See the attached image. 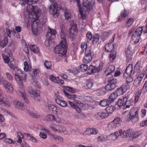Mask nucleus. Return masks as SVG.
Masks as SVG:
<instances>
[{
  "label": "nucleus",
  "mask_w": 147,
  "mask_h": 147,
  "mask_svg": "<svg viewBox=\"0 0 147 147\" xmlns=\"http://www.w3.org/2000/svg\"><path fill=\"white\" fill-rule=\"evenodd\" d=\"M44 65L47 69H50L52 66L51 62L49 61L46 60L44 62Z\"/></svg>",
  "instance_id": "864d4df0"
},
{
  "label": "nucleus",
  "mask_w": 147,
  "mask_h": 147,
  "mask_svg": "<svg viewBox=\"0 0 147 147\" xmlns=\"http://www.w3.org/2000/svg\"><path fill=\"white\" fill-rule=\"evenodd\" d=\"M26 113H28L30 115H31V116L35 118H38L39 117V116L35 115V114L33 112L30 111V110L29 109H28L27 110Z\"/></svg>",
  "instance_id": "69168bd1"
},
{
  "label": "nucleus",
  "mask_w": 147,
  "mask_h": 147,
  "mask_svg": "<svg viewBox=\"0 0 147 147\" xmlns=\"http://www.w3.org/2000/svg\"><path fill=\"white\" fill-rule=\"evenodd\" d=\"M133 71V66L132 65L129 64L127 66L124 72L123 75L124 77L126 78L128 76H132L134 74Z\"/></svg>",
  "instance_id": "1a4fd4ad"
},
{
  "label": "nucleus",
  "mask_w": 147,
  "mask_h": 147,
  "mask_svg": "<svg viewBox=\"0 0 147 147\" xmlns=\"http://www.w3.org/2000/svg\"><path fill=\"white\" fill-rule=\"evenodd\" d=\"M70 23L71 26L70 30H73L75 32L77 31L78 29L77 27V25L75 22L74 21L71 20L70 21Z\"/></svg>",
  "instance_id": "c756f323"
},
{
  "label": "nucleus",
  "mask_w": 147,
  "mask_h": 147,
  "mask_svg": "<svg viewBox=\"0 0 147 147\" xmlns=\"http://www.w3.org/2000/svg\"><path fill=\"white\" fill-rule=\"evenodd\" d=\"M114 123L115 124H119L121 123L122 120L121 118L119 117L115 118L113 120Z\"/></svg>",
  "instance_id": "338daca9"
},
{
  "label": "nucleus",
  "mask_w": 147,
  "mask_h": 147,
  "mask_svg": "<svg viewBox=\"0 0 147 147\" xmlns=\"http://www.w3.org/2000/svg\"><path fill=\"white\" fill-rule=\"evenodd\" d=\"M55 101L57 104L63 107H65L67 106V103L65 101L63 100H61L59 98H56Z\"/></svg>",
  "instance_id": "c85d7f7f"
},
{
  "label": "nucleus",
  "mask_w": 147,
  "mask_h": 147,
  "mask_svg": "<svg viewBox=\"0 0 147 147\" xmlns=\"http://www.w3.org/2000/svg\"><path fill=\"white\" fill-rule=\"evenodd\" d=\"M80 47L82 49L85 50V51L86 50H89V49L91 50V48L90 47H87V44L85 42H82L81 43Z\"/></svg>",
  "instance_id": "a18cd8bd"
},
{
  "label": "nucleus",
  "mask_w": 147,
  "mask_h": 147,
  "mask_svg": "<svg viewBox=\"0 0 147 147\" xmlns=\"http://www.w3.org/2000/svg\"><path fill=\"white\" fill-rule=\"evenodd\" d=\"M100 105L103 107H105L111 104L108 99H103L99 102Z\"/></svg>",
  "instance_id": "473e14b6"
},
{
  "label": "nucleus",
  "mask_w": 147,
  "mask_h": 147,
  "mask_svg": "<svg viewBox=\"0 0 147 147\" xmlns=\"http://www.w3.org/2000/svg\"><path fill=\"white\" fill-rule=\"evenodd\" d=\"M63 92L67 98L71 100H75L77 98V96L75 94H68L64 90H63Z\"/></svg>",
  "instance_id": "7c9ffc66"
},
{
  "label": "nucleus",
  "mask_w": 147,
  "mask_h": 147,
  "mask_svg": "<svg viewBox=\"0 0 147 147\" xmlns=\"http://www.w3.org/2000/svg\"><path fill=\"white\" fill-rule=\"evenodd\" d=\"M50 9H52V14L55 18H57L59 15V11L58 9L57 3H55L50 6Z\"/></svg>",
  "instance_id": "9d476101"
},
{
  "label": "nucleus",
  "mask_w": 147,
  "mask_h": 147,
  "mask_svg": "<svg viewBox=\"0 0 147 147\" xmlns=\"http://www.w3.org/2000/svg\"><path fill=\"white\" fill-rule=\"evenodd\" d=\"M2 57L4 62L5 63H8L9 61H13L14 60L13 56H9L6 55L5 54H3Z\"/></svg>",
  "instance_id": "5701e85b"
},
{
  "label": "nucleus",
  "mask_w": 147,
  "mask_h": 147,
  "mask_svg": "<svg viewBox=\"0 0 147 147\" xmlns=\"http://www.w3.org/2000/svg\"><path fill=\"white\" fill-rule=\"evenodd\" d=\"M48 109L50 111H51L52 113L55 114H57V108L54 105L50 104L48 105Z\"/></svg>",
  "instance_id": "b1692460"
},
{
  "label": "nucleus",
  "mask_w": 147,
  "mask_h": 147,
  "mask_svg": "<svg viewBox=\"0 0 147 147\" xmlns=\"http://www.w3.org/2000/svg\"><path fill=\"white\" fill-rule=\"evenodd\" d=\"M25 71H30L31 69V66L29 65L27 62H24V68Z\"/></svg>",
  "instance_id": "49530a36"
},
{
  "label": "nucleus",
  "mask_w": 147,
  "mask_h": 147,
  "mask_svg": "<svg viewBox=\"0 0 147 147\" xmlns=\"http://www.w3.org/2000/svg\"><path fill=\"white\" fill-rule=\"evenodd\" d=\"M127 98L126 97H120L117 103V105L120 108L125 104V101L127 100Z\"/></svg>",
  "instance_id": "412c9836"
},
{
  "label": "nucleus",
  "mask_w": 147,
  "mask_h": 147,
  "mask_svg": "<svg viewBox=\"0 0 147 147\" xmlns=\"http://www.w3.org/2000/svg\"><path fill=\"white\" fill-rule=\"evenodd\" d=\"M56 32L55 30L51 28L47 33L46 37L48 40H51L55 37Z\"/></svg>",
  "instance_id": "ddd939ff"
},
{
  "label": "nucleus",
  "mask_w": 147,
  "mask_h": 147,
  "mask_svg": "<svg viewBox=\"0 0 147 147\" xmlns=\"http://www.w3.org/2000/svg\"><path fill=\"white\" fill-rule=\"evenodd\" d=\"M28 91L31 95V96L34 98V100L40 101L41 98L40 96V93L32 89L31 87L28 88Z\"/></svg>",
  "instance_id": "423d86ee"
},
{
  "label": "nucleus",
  "mask_w": 147,
  "mask_h": 147,
  "mask_svg": "<svg viewBox=\"0 0 147 147\" xmlns=\"http://www.w3.org/2000/svg\"><path fill=\"white\" fill-rule=\"evenodd\" d=\"M115 109V107L113 106H108L106 108V111L108 113H111L114 111Z\"/></svg>",
  "instance_id": "8fccbe9b"
},
{
  "label": "nucleus",
  "mask_w": 147,
  "mask_h": 147,
  "mask_svg": "<svg viewBox=\"0 0 147 147\" xmlns=\"http://www.w3.org/2000/svg\"><path fill=\"white\" fill-rule=\"evenodd\" d=\"M116 85H114L113 84H112L108 82L105 86V89L107 91H111L114 89Z\"/></svg>",
  "instance_id": "c9c22d12"
},
{
  "label": "nucleus",
  "mask_w": 147,
  "mask_h": 147,
  "mask_svg": "<svg viewBox=\"0 0 147 147\" xmlns=\"http://www.w3.org/2000/svg\"><path fill=\"white\" fill-rule=\"evenodd\" d=\"M138 109L137 107H134L131 109L129 112V116L127 121H130L136 118L138 120Z\"/></svg>",
  "instance_id": "39448f33"
},
{
  "label": "nucleus",
  "mask_w": 147,
  "mask_h": 147,
  "mask_svg": "<svg viewBox=\"0 0 147 147\" xmlns=\"http://www.w3.org/2000/svg\"><path fill=\"white\" fill-rule=\"evenodd\" d=\"M64 16L66 20H68L71 17V11L69 10H67L65 12Z\"/></svg>",
  "instance_id": "de8ad7c7"
},
{
  "label": "nucleus",
  "mask_w": 147,
  "mask_h": 147,
  "mask_svg": "<svg viewBox=\"0 0 147 147\" xmlns=\"http://www.w3.org/2000/svg\"><path fill=\"white\" fill-rule=\"evenodd\" d=\"M133 103L134 100L132 99H130L128 100H127L125 101L124 107H125V108H129L130 106L133 105Z\"/></svg>",
  "instance_id": "72a5a7b5"
},
{
  "label": "nucleus",
  "mask_w": 147,
  "mask_h": 147,
  "mask_svg": "<svg viewBox=\"0 0 147 147\" xmlns=\"http://www.w3.org/2000/svg\"><path fill=\"white\" fill-rule=\"evenodd\" d=\"M8 42V40L7 38H5L3 40L0 42V48H3L7 45Z\"/></svg>",
  "instance_id": "a19ab883"
},
{
  "label": "nucleus",
  "mask_w": 147,
  "mask_h": 147,
  "mask_svg": "<svg viewBox=\"0 0 147 147\" xmlns=\"http://www.w3.org/2000/svg\"><path fill=\"white\" fill-rule=\"evenodd\" d=\"M109 113L100 111L98 112L95 116L98 119H103L109 116Z\"/></svg>",
  "instance_id": "2eb2a0df"
},
{
  "label": "nucleus",
  "mask_w": 147,
  "mask_h": 147,
  "mask_svg": "<svg viewBox=\"0 0 147 147\" xmlns=\"http://www.w3.org/2000/svg\"><path fill=\"white\" fill-rule=\"evenodd\" d=\"M118 96L114 91L110 94L108 99L111 104L117 98Z\"/></svg>",
  "instance_id": "bb28decb"
},
{
  "label": "nucleus",
  "mask_w": 147,
  "mask_h": 147,
  "mask_svg": "<svg viewBox=\"0 0 147 147\" xmlns=\"http://www.w3.org/2000/svg\"><path fill=\"white\" fill-rule=\"evenodd\" d=\"M63 87L66 90L71 92L72 93H74L76 91L74 89L70 87L63 86Z\"/></svg>",
  "instance_id": "bf43d9fd"
},
{
  "label": "nucleus",
  "mask_w": 147,
  "mask_h": 147,
  "mask_svg": "<svg viewBox=\"0 0 147 147\" xmlns=\"http://www.w3.org/2000/svg\"><path fill=\"white\" fill-rule=\"evenodd\" d=\"M97 140L100 142H104L108 140L107 136L102 135L98 137Z\"/></svg>",
  "instance_id": "4c0bfd02"
},
{
  "label": "nucleus",
  "mask_w": 147,
  "mask_h": 147,
  "mask_svg": "<svg viewBox=\"0 0 147 147\" xmlns=\"http://www.w3.org/2000/svg\"><path fill=\"white\" fill-rule=\"evenodd\" d=\"M125 56L126 58V60L127 61H129L132 60V57L131 53H125Z\"/></svg>",
  "instance_id": "e2e57ef3"
},
{
  "label": "nucleus",
  "mask_w": 147,
  "mask_h": 147,
  "mask_svg": "<svg viewBox=\"0 0 147 147\" xmlns=\"http://www.w3.org/2000/svg\"><path fill=\"white\" fill-rule=\"evenodd\" d=\"M115 70V67L113 65H110L107 67L106 70L105 71V72L106 76L110 75Z\"/></svg>",
  "instance_id": "6ab92c4d"
},
{
  "label": "nucleus",
  "mask_w": 147,
  "mask_h": 147,
  "mask_svg": "<svg viewBox=\"0 0 147 147\" xmlns=\"http://www.w3.org/2000/svg\"><path fill=\"white\" fill-rule=\"evenodd\" d=\"M141 90H143L144 92H146L147 91V80L146 81L144 84Z\"/></svg>",
  "instance_id": "774afa93"
},
{
  "label": "nucleus",
  "mask_w": 147,
  "mask_h": 147,
  "mask_svg": "<svg viewBox=\"0 0 147 147\" xmlns=\"http://www.w3.org/2000/svg\"><path fill=\"white\" fill-rule=\"evenodd\" d=\"M121 130V131L119 133V136L122 138H126L128 137H130V133L131 131L130 129H128L126 131H124L123 132L122 129Z\"/></svg>",
  "instance_id": "f3484780"
},
{
  "label": "nucleus",
  "mask_w": 147,
  "mask_h": 147,
  "mask_svg": "<svg viewBox=\"0 0 147 147\" xmlns=\"http://www.w3.org/2000/svg\"><path fill=\"white\" fill-rule=\"evenodd\" d=\"M107 91L105 90H99L96 93V95L98 96H103L106 93Z\"/></svg>",
  "instance_id": "680f3d73"
},
{
  "label": "nucleus",
  "mask_w": 147,
  "mask_h": 147,
  "mask_svg": "<svg viewBox=\"0 0 147 147\" xmlns=\"http://www.w3.org/2000/svg\"><path fill=\"white\" fill-rule=\"evenodd\" d=\"M27 9L29 12V15L31 14L34 19V21L31 24L32 33L34 35H37L40 33L39 31L38 30V27L40 23L38 19L40 9L39 7L36 6H34L30 3L27 6Z\"/></svg>",
  "instance_id": "f257e3e1"
},
{
  "label": "nucleus",
  "mask_w": 147,
  "mask_h": 147,
  "mask_svg": "<svg viewBox=\"0 0 147 147\" xmlns=\"http://www.w3.org/2000/svg\"><path fill=\"white\" fill-rule=\"evenodd\" d=\"M49 78L51 81L55 83H59V81L57 80L56 77L53 75H51L49 76Z\"/></svg>",
  "instance_id": "603ef678"
},
{
  "label": "nucleus",
  "mask_w": 147,
  "mask_h": 147,
  "mask_svg": "<svg viewBox=\"0 0 147 147\" xmlns=\"http://www.w3.org/2000/svg\"><path fill=\"white\" fill-rule=\"evenodd\" d=\"M67 48L66 40L64 39L60 41L59 45L55 47L54 51L55 53L59 54V56H63L66 55Z\"/></svg>",
  "instance_id": "f03ea898"
},
{
  "label": "nucleus",
  "mask_w": 147,
  "mask_h": 147,
  "mask_svg": "<svg viewBox=\"0 0 147 147\" xmlns=\"http://www.w3.org/2000/svg\"><path fill=\"white\" fill-rule=\"evenodd\" d=\"M115 37V35H113L111 40L112 42H109L108 43H107L105 45V50L107 52H112L113 50V49L114 48V44L112 43V42H114Z\"/></svg>",
  "instance_id": "f8f14e48"
},
{
  "label": "nucleus",
  "mask_w": 147,
  "mask_h": 147,
  "mask_svg": "<svg viewBox=\"0 0 147 147\" xmlns=\"http://www.w3.org/2000/svg\"><path fill=\"white\" fill-rule=\"evenodd\" d=\"M143 31V29L141 27L138 28L132 35L137 37H140L142 34Z\"/></svg>",
  "instance_id": "a878e982"
},
{
  "label": "nucleus",
  "mask_w": 147,
  "mask_h": 147,
  "mask_svg": "<svg viewBox=\"0 0 147 147\" xmlns=\"http://www.w3.org/2000/svg\"><path fill=\"white\" fill-rule=\"evenodd\" d=\"M129 12L125 10H122L121 11L120 14V16L118 18V21L120 22L123 20V18H125L126 17L129 15Z\"/></svg>",
  "instance_id": "aec40b11"
},
{
  "label": "nucleus",
  "mask_w": 147,
  "mask_h": 147,
  "mask_svg": "<svg viewBox=\"0 0 147 147\" xmlns=\"http://www.w3.org/2000/svg\"><path fill=\"white\" fill-rule=\"evenodd\" d=\"M15 74V79L18 83L22 84V80L26 79V74L25 72L22 71L18 67L14 68Z\"/></svg>",
  "instance_id": "7ed1b4c3"
},
{
  "label": "nucleus",
  "mask_w": 147,
  "mask_h": 147,
  "mask_svg": "<svg viewBox=\"0 0 147 147\" xmlns=\"http://www.w3.org/2000/svg\"><path fill=\"white\" fill-rule=\"evenodd\" d=\"M121 131V130L115 132L113 134H111L108 136L107 139L108 140H115L119 137L120 136L119 133Z\"/></svg>",
  "instance_id": "4468645a"
},
{
  "label": "nucleus",
  "mask_w": 147,
  "mask_h": 147,
  "mask_svg": "<svg viewBox=\"0 0 147 147\" xmlns=\"http://www.w3.org/2000/svg\"><path fill=\"white\" fill-rule=\"evenodd\" d=\"M18 139L17 142L21 144L22 141V139L24 138V136L22 133L20 132H19L18 133Z\"/></svg>",
  "instance_id": "5fc2aeb1"
},
{
  "label": "nucleus",
  "mask_w": 147,
  "mask_h": 147,
  "mask_svg": "<svg viewBox=\"0 0 147 147\" xmlns=\"http://www.w3.org/2000/svg\"><path fill=\"white\" fill-rule=\"evenodd\" d=\"M142 67L141 64V62L140 61H138L135 65L134 67V71L138 73H140L142 69Z\"/></svg>",
  "instance_id": "4be33fe9"
},
{
  "label": "nucleus",
  "mask_w": 147,
  "mask_h": 147,
  "mask_svg": "<svg viewBox=\"0 0 147 147\" xmlns=\"http://www.w3.org/2000/svg\"><path fill=\"white\" fill-rule=\"evenodd\" d=\"M33 0H20L19 3L22 6H24L26 4H28L29 3L32 2Z\"/></svg>",
  "instance_id": "4d7b16f0"
},
{
  "label": "nucleus",
  "mask_w": 147,
  "mask_h": 147,
  "mask_svg": "<svg viewBox=\"0 0 147 147\" xmlns=\"http://www.w3.org/2000/svg\"><path fill=\"white\" fill-rule=\"evenodd\" d=\"M144 74H145L143 73H140L138 75L134 82L133 85L135 87H138L140 86Z\"/></svg>",
  "instance_id": "0eeeda50"
},
{
  "label": "nucleus",
  "mask_w": 147,
  "mask_h": 147,
  "mask_svg": "<svg viewBox=\"0 0 147 147\" xmlns=\"http://www.w3.org/2000/svg\"><path fill=\"white\" fill-rule=\"evenodd\" d=\"M85 55L83 60V62L85 63H88L90 62L94 56L93 52L91 51L90 49L86 50L85 51Z\"/></svg>",
  "instance_id": "20e7f679"
},
{
  "label": "nucleus",
  "mask_w": 147,
  "mask_h": 147,
  "mask_svg": "<svg viewBox=\"0 0 147 147\" xmlns=\"http://www.w3.org/2000/svg\"><path fill=\"white\" fill-rule=\"evenodd\" d=\"M52 138L56 141L60 142H63V139L60 136H58L55 135H52L51 136Z\"/></svg>",
  "instance_id": "3c124183"
},
{
  "label": "nucleus",
  "mask_w": 147,
  "mask_h": 147,
  "mask_svg": "<svg viewBox=\"0 0 147 147\" xmlns=\"http://www.w3.org/2000/svg\"><path fill=\"white\" fill-rule=\"evenodd\" d=\"M27 136L28 137V139L31 141L36 143L37 142V140L32 135L29 134H27Z\"/></svg>",
  "instance_id": "13d9d810"
},
{
  "label": "nucleus",
  "mask_w": 147,
  "mask_h": 147,
  "mask_svg": "<svg viewBox=\"0 0 147 147\" xmlns=\"http://www.w3.org/2000/svg\"><path fill=\"white\" fill-rule=\"evenodd\" d=\"M46 119L47 121H55L56 118L55 116L52 114H49L46 117Z\"/></svg>",
  "instance_id": "79ce46f5"
},
{
  "label": "nucleus",
  "mask_w": 147,
  "mask_h": 147,
  "mask_svg": "<svg viewBox=\"0 0 147 147\" xmlns=\"http://www.w3.org/2000/svg\"><path fill=\"white\" fill-rule=\"evenodd\" d=\"M94 4V0H84L83 5L88 10L92 9Z\"/></svg>",
  "instance_id": "9b49d317"
},
{
  "label": "nucleus",
  "mask_w": 147,
  "mask_h": 147,
  "mask_svg": "<svg viewBox=\"0 0 147 147\" xmlns=\"http://www.w3.org/2000/svg\"><path fill=\"white\" fill-rule=\"evenodd\" d=\"M6 90L7 92L11 93L13 92V88L11 84L9 85L8 87L6 89Z\"/></svg>",
  "instance_id": "0e129e2a"
},
{
  "label": "nucleus",
  "mask_w": 147,
  "mask_h": 147,
  "mask_svg": "<svg viewBox=\"0 0 147 147\" xmlns=\"http://www.w3.org/2000/svg\"><path fill=\"white\" fill-rule=\"evenodd\" d=\"M19 92L20 96L22 97L24 101L27 103H29V101L26 98V96L24 91L23 90L22 91H19Z\"/></svg>",
  "instance_id": "2f4dec72"
},
{
  "label": "nucleus",
  "mask_w": 147,
  "mask_h": 147,
  "mask_svg": "<svg viewBox=\"0 0 147 147\" xmlns=\"http://www.w3.org/2000/svg\"><path fill=\"white\" fill-rule=\"evenodd\" d=\"M131 132L130 137L132 138L133 139L138 137L141 134V132L139 131H134L131 130Z\"/></svg>",
  "instance_id": "393cba45"
},
{
  "label": "nucleus",
  "mask_w": 147,
  "mask_h": 147,
  "mask_svg": "<svg viewBox=\"0 0 147 147\" xmlns=\"http://www.w3.org/2000/svg\"><path fill=\"white\" fill-rule=\"evenodd\" d=\"M93 80L92 79L88 80L86 82V86L88 88L90 89L93 87Z\"/></svg>",
  "instance_id": "58836bf2"
},
{
  "label": "nucleus",
  "mask_w": 147,
  "mask_h": 147,
  "mask_svg": "<svg viewBox=\"0 0 147 147\" xmlns=\"http://www.w3.org/2000/svg\"><path fill=\"white\" fill-rule=\"evenodd\" d=\"M134 22V19L132 18H130L128 19L125 25L126 27H129L130 26L133 22Z\"/></svg>",
  "instance_id": "09e8293b"
},
{
  "label": "nucleus",
  "mask_w": 147,
  "mask_h": 147,
  "mask_svg": "<svg viewBox=\"0 0 147 147\" xmlns=\"http://www.w3.org/2000/svg\"><path fill=\"white\" fill-rule=\"evenodd\" d=\"M59 127V125L53 123L51 124L50 125V128L54 131H57Z\"/></svg>",
  "instance_id": "6e6d98bb"
},
{
  "label": "nucleus",
  "mask_w": 147,
  "mask_h": 147,
  "mask_svg": "<svg viewBox=\"0 0 147 147\" xmlns=\"http://www.w3.org/2000/svg\"><path fill=\"white\" fill-rule=\"evenodd\" d=\"M88 65L86 64H82L79 66V70L82 72L86 71L88 69Z\"/></svg>",
  "instance_id": "ea45409f"
},
{
  "label": "nucleus",
  "mask_w": 147,
  "mask_h": 147,
  "mask_svg": "<svg viewBox=\"0 0 147 147\" xmlns=\"http://www.w3.org/2000/svg\"><path fill=\"white\" fill-rule=\"evenodd\" d=\"M98 130L92 128H88L85 131L84 133L85 134L88 135H90L92 134L96 135L98 133Z\"/></svg>",
  "instance_id": "dca6fc26"
},
{
  "label": "nucleus",
  "mask_w": 147,
  "mask_h": 147,
  "mask_svg": "<svg viewBox=\"0 0 147 147\" xmlns=\"http://www.w3.org/2000/svg\"><path fill=\"white\" fill-rule=\"evenodd\" d=\"M99 36L98 34H95L93 36L92 43L93 45L96 44L99 41Z\"/></svg>",
  "instance_id": "f704fd0d"
},
{
  "label": "nucleus",
  "mask_w": 147,
  "mask_h": 147,
  "mask_svg": "<svg viewBox=\"0 0 147 147\" xmlns=\"http://www.w3.org/2000/svg\"><path fill=\"white\" fill-rule=\"evenodd\" d=\"M15 107L16 108L24 110L26 109V106H24V104L20 102L17 100L14 101Z\"/></svg>",
  "instance_id": "a211bd4d"
},
{
  "label": "nucleus",
  "mask_w": 147,
  "mask_h": 147,
  "mask_svg": "<svg viewBox=\"0 0 147 147\" xmlns=\"http://www.w3.org/2000/svg\"><path fill=\"white\" fill-rule=\"evenodd\" d=\"M127 90V87L125 85H122L120 87L118 88L114 91L118 96L123 94Z\"/></svg>",
  "instance_id": "6e6552de"
},
{
  "label": "nucleus",
  "mask_w": 147,
  "mask_h": 147,
  "mask_svg": "<svg viewBox=\"0 0 147 147\" xmlns=\"http://www.w3.org/2000/svg\"><path fill=\"white\" fill-rule=\"evenodd\" d=\"M108 82L112 84H113L114 85H116V84L117 83V81L116 79L114 78L113 76H112L109 79Z\"/></svg>",
  "instance_id": "c03bdc74"
},
{
  "label": "nucleus",
  "mask_w": 147,
  "mask_h": 147,
  "mask_svg": "<svg viewBox=\"0 0 147 147\" xmlns=\"http://www.w3.org/2000/svg\"><path fill=\"white\" fill-rule=\"evenodd\" d=\"M88 72L89 74H91L93 73H96L97 72V70L94 66L92 65H90L88 70Z\"/></svg>",
  "instance_id": "cd10ccee"
},
{
  "label": "nucleus",
  "mask_w": 147,
  "mask_h": 147,
  "mask_svg": "<svg viewBox=\"0 0 147 147\" xmlns=\"http://www.w3.org/2000/svg\"><path fill=\"white\" fill-rule=\"evenodd\" d=\"M132 38L134 44H136L138 43L139 41L140 38L139 37H137L135 36H132Z\"/></svg>",
  "instance_id": "052dcab7"
},
{
  "label": "nucleus",
  "mask_w": 147,
  "mask_h": 147,
  "mask_svg": "<svg viewBox=\"0 0 147 147\" xmlns=\"http://www.w3.org/2000/svg\"><path fill=\"white\" fill-rule=\"evenodd\" d=\"M116 55V52L115 51H113L111 53L109 56V59L111 61H113L115 59Z\"/></svg>",
  "instance_id": "37998d69"
},
{
  "label": "nucleus",
  "mask_w": 147,
  "mask_h": 147,
  "mask_svg": "<svg viewBox=\"0 0 147 147\" xmlns=\"http://www.w3.org/2000/svg\"><path fill=\"white\" fill-rule=\"evenodd\" d=\"M30 49L31 51L34 52L35 53H39V49L36 45H31L30 47Z\"/></svg>",
  "instance_id": "e433bc0d"
}]
</instances>
